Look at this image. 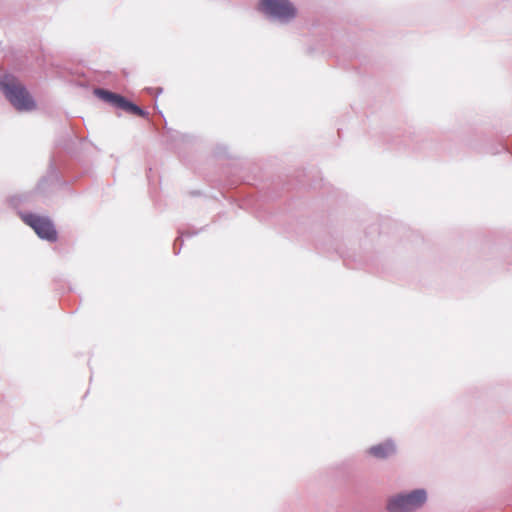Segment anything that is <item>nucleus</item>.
<instances>
[{"label": "nucleus", "mask_w": 512, "mask_h": 512, "mask_svg": "<svg viewBox=\"0 0 512 512\" xmlns=\"http://www.w3.org/2000/svg\"><path fill=\"white\" fill-rule=\"evenodd\" d=\"M0 85L5 96L17 110L29 111L35 108V102L29 92L16 78L5 76Z\"/></svg>", "instance_id": "1"}, {"label": "nucleus", "mask_w": 512, "mask_h": 512, "mask_svg": "<svg viewBox=\"0 0 512 512\" xmlns=\"http://www.w3.org/2000/svg\"><path fill=\"white\" fill-rule=\"evenodd\" d=\"M426 492L422 489L408 494H399L392 497L387 504L390 512H411L421 507L426 501Z\"/></svg>", "instance_id": "2"}, {"label": "nucleus", "mask_w": 512, "mask_h": 512, "mask_svg": "<svg viewBox=\"0 0 512 512\" xmlns=\"http://www.w3.org/2000/svg\"><path fill=\"white\" fill-rule=\"evenodd\" d=\"M259 10L280 20H289L296 15V9L288 0H261Z\"/></svg>", "instance_id": "3"}, {"label": "nucleus", "mask_w": 512, "mask_h": 512, "mask_svg": "<svg viewBox=\"0 0 512 512\" xmlns=\"http://www.w3.org/2000/svg\"><path fill=\"white\" fill-rule=\"evenodd\" d=\"M94 93L101 100H103L119 109H122L130 114L140 116V117L145 116V112L140 107H138L137 105L128 101L126 98H124L123 96H121L119 94H116V93H113V92H110L108 90L101 89V88L95 89Z\"/></svg>", "instance_id": "4"}, {"label": "nucleus", "mask_w": 512, "mask_h": 512, "mask_svg": "<svg viewBox=\"0 0 512 512\" xmlns=\"http://www.w3.org/2000/svg\"><path fill=\"white\" fill-rule=\"evenodd\" d=\"M23 219L27 225L33 228L39 237L49 241H55L57 239V232L50 219L34 214L26 215Z\"/></svg>", "instance_id": "5"}, {"label": "nucleus", "mask_w": 512, "mask_h": 512, "mask_svg": "<svg viewBox=\"0 0 512 512\" xmlns=\"http://www.w3.org/2000/svg\"><path fill=\"white\" fill-rule=\"evenodd\" d=\"M368 454L377 459H386L396 453V446L393 441L386 440L368 449Z\"/></svg>", "instance_id": "6"}]
</instances>
